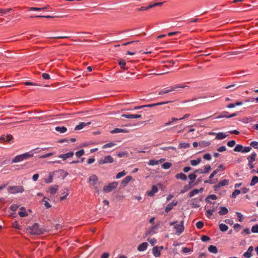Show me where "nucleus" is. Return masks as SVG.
Masks as SVG:
<instances>
[{
  "label": "nucleus",
  "instance_id": "f257e3e1",
  "mask_svg": "<svg viewBox=\"0 0 258 258\" xmlns=\"http://www.w3.org/2000/svg\"><path fill=\"white\" fill-rule=\"evenodd\" d=\"M33 155L34 154L32 152V151L17 155L12 160V163H18L23 161L25 160H28L32 157Z\"/></svg>",
  "mask_w": 258,
  "mask_h": 258
},
{
  "label": "nucleus",
  "instance_id": "f03ea898",
  "mask_svg": "<svg viewBox=\"0 0 258 258\" xmlns=\"http://www.w3.org/2000/svg\"><path fill=\"white\" fill-rule=\"evenodd\" d=\"M184 221L182 220L180 221L179 224L177 223V221H174L172 222H170L169 225L170 226H174V228L176 230V234L177 235H180L184 231V226H183Z\"/></svg>",
  "mask_w": 258,
  "mask_h": 258
},
{
  "label": "nucleus",
  "instance_id": "7ed1b4c3",
  "mask_svg": "<svg viewBox=\"0 0 258 258\" xmlns=\"http://www.w3.org/2000/svg\"><path fill=\"white\" fill-rule=\"evenodd\" d=\"M29 232L33 235H40L44 232V229L40 227L37 223H35L32 226L29 228Z\"/></svg>",
  "mask_w": 258,
  "mask_h": 258
},
{
  "label": "nucleus",
  "instance_id": "20e7f679",
  "mask_svg": "<svg viewBox=\"0 0 258 258\" xmlns=\"http://www.w3.org/2000/svg\"><path fill=\"white\" fill-rule=\"evenodd\" d=\"M118 185V182L116 181H113L107 185H105L103 187V191L104 192H109L116 188Z\"/></svg>",
  "mask_w": 258,
  "mask_h": 258
},
{
  "label": "nucleus",
  "instance_id": "39448f33",
  "mask_svg": "<svg viewBox=\"0 0 258 258\" xmlns=\"http://www.w3.org/2000/svg\"><path fill=\"white\" fill-rule=\"evenodd\" d=\"M24 189L22 186H10L9 187V191L11 194H17V193H21L23 192Z\"/></svg>",
  "mask_w": 258,
  "mask_h": 258
},
{
  "label": "nucleus",
  "instance_id": "423d86ee",
  "mask_svg": "<svg viewBox=\"0 0 258 258\" xmlns=\"http://www.w3.org/2000/svg\"><path fill=\"white\" fill-rule=\"evenodd\" d=\"M256 156V154L255 152H253L251 154V155L248 156L247 157V159L248 161V165L251 169H252L254 167V165L252 164V163L255 160Z\"/></svg>",
  "mask_w": 258,
  "mask_h": 258
},
{
  "label": "nucleus",
  "instance_id": "0eeeda50",
  "mask_svg": "<svg viewBox=\"0 0 258 258\" xmlns=\"http://www.w3.org/2000/svg\"><path fill=\"white\" fill-rule=\"evenodd\" d=\"M13 139V137L11 135H8L6 136L4 135L0 137V142L10 143Z\"/></svg>",
  "mask_w": 258,
  "mask_h": 258
},
{
  "label": "nucleus",
  "instance_id": "6e6552de",
  "mask_svg": "<svg viewBox=\"0 0 258 258\" xmlns=\"http://www.w3.org/2000/svg\"><path fill=\"white\" fill-rule=\"evenodd\" d=\"M177 204V202L175 200H173L172 203H169L167 205V206H166V207L165 208V211L166 213L169 212L170 210H172L173 207L174 206H176Z\"/></svg>",
  "mask_w": 258,
  "mask_h": 258
},
{
  "label": "nucleus",
  "instance_id": "1a4fd4ad",
  "mask_svg": "<svg viewBox=\"0 0 258 258\" xmlns=\"http://www.w3.org/2000/svg\"><path fill=\"white\" fill-rule=\"evenodd\" d=\"M201 199L195 198L191 200V205L192 208H198L200 207V202H201Z\"/></svg>",
  "mask_w": 258,
  "mask_h": 258
},
{
  "label": "nucleus",
  "instance_id": "9d476101",
  "mask_svg": "<svg viewBox=\"0 0 258 258\" xmlns=\"http://www.w3.org/2000/svg\"><path fill=\"white\" fill-rule=\"evenodd\" d=\"M73 155H74V152H70L66 153V154L60 155L58 157V158H62L63 159V160H65L68 158L73 157Z\"/></svg>",
  "mask_w": 258,
  "mask_h": 258
},
{
  "label": "nucleus",
  "instance_id": "9b49d317",
  "mask_svg": "<svg viewBox=\"0 0 258 258\" xmlns=\"http://www.w3.org/2000/svg\"><path fill=\"white\" fill-rule=\"evenodd\" d=\"M253 250V247L252 246H249L247 250L243 253V256L245 258H250L251 256V252Z\"/></svg>",
  "mask_w": 258,
  "mask_h": 258
},
{
  "label": "nucleus",
  "instance_id": "f8f14e48",
  "mask_svg": "<svg viewBox=\"0 0 258 258\" xmlns=\"http://www.w3.org/2000/svg\"><path fill=\"white\" fill-rule=\"evenodd\" d=\"M228 183H229V181H228V180H227V179H224L223 180L220 181L218 183V184H217V185H216L215 186V189L219 188L221 186L228 185Z\"/></svg>",
  "mask_w": 258,
  "mask_h": 258
},
{
  "label": "nucleus",
  "instance_id": "ddd939ff",
  "mask_svg": "<svg viewBox=\"0 0 258 258\" xmlns=\"http://www.w3.org/2000/svg\"><path fill=\"white\" fill-rule=\"evenodd\" d=\"M158 191V189L157 187L154 185L152 186L151 190L147 192V195L150 197H152L155 193L157 192Z\"/></svg>",
  "mask_w": 258,
  "mask_h": 258
},
{
  "label": "nucleus",
  "instance_id": "4468645a",
  "mask_svg": "<svg viewBox=\"0 0 258 258\" xmlns=\"http://www.w3.org/2000/svg\"><path fill=\"white\" fill-rule=\"evenodd\" d=\"M91 122L89 121L88 122H80L79 125H77L75 128V130H80L82 128H83L85 126L91 124Z\"/></svg>",
  "mask_w": 258,
  "mask_h": 258
},
{
  "label": "nucleus",
  "instance_id": "2eb2a0df",
  "mask_svg": "<svg viewBox=\"0 0 258 258\" xmlns=\"http://www.w3.org/2000/svg\"><path fill=\"white\" fill-rule=\"evenodd\" d=\"M98 181V178L95 175H93L89 177V181L90 184L95 185Z\"/></svg>",
  "mask_w": 258,
  "mask_h": 258
},
{
  "label": "nucleus",
  "instance_id": "dca6fc26",
  "mask_svg": "<svg viewBox=\"0 0 258 258\" xmlns=\"http://www.w3.org/2000/svg\"><path fill=\"white\" fill-rule=\"evenodd\" d=\"M122 117L126 118H141L142 116L138 114H124L122 115Z\"/></svg>",
  "mask_w": 258,
  "mask_h": 258
},
{
  "label": "nucleus",
  "instance_id": "f3484780",
  "mask_svg": "<svg viewBox=\"0 0 258 258\" xmlns=\"http://www.w3.org/2000/svg\"><path fill=\"white\" fill-rule=\"evenodd\" d=\"M148 245V243H147L146 242H143L138 246V250L140 251H144L147 249Z\"/></svg>",
  "mask_w": 258,
  "mask_h": 258
},
{
  "label": "nucleus",
  "instance_id": "a211bd4d",
  "mask_svg": "<svg viewBox=\"0 0 258 258\" xmlns=\"http://www.w3.org/2000/svg\"><path fill=\"white\" fill-rule=\"evenodd\" d=\"M58 186L54 185L49 187L48 191L51 195H54L58 190Z\"/></svg>",
  "mask_w": 258,
  "mask_h": 258
},
{
  "label": "nucleus",
  "instance_id": "6ab92c4d",
  "mask_svg": "<svg viewBox=\"0 0 258 258\" xmlns=\"http://www.w3.org/2000/svg\"><path fill=\"white\" fill-rule=\"evenodd\" d=\"M170 102V101H165V102H161L157 103L151 104L148 105H145V107H152L158 105H161L163 104H166Z\"/></svg>",
  "mask_w": 258,
  "mask_h": 258
},
{
  "label": "nucleus",
  "instance_id": "aec40b11",
  "mask_svg": "<svg viewBox=\"0 0 258 258\" xmlns=\"http://www.w3.org/2000/svg\"><path fill=\"white\" fill-rule=\"evenodd\" d=\"M203 190V188H201L200 189H195L189 193V197H192L193 196L199 194V192H202Z\"/></svg>",
  "mask_w": 258,
  "mask_h": 258
},
{
  "label": "nucleus",
  "instance_id": "412c9836",
  "mask_svg": "<svg viewBox=\"0 0 258 258\" xmlns=\"http://www.w3.org/2000/svg\"><path fill=\"white\" fill-rule=\"evenodd\" d=\"M55 130L56 132H59L60 134H63V133H66L67 131V128L66 127L63 126H56L55 127Z\"/></svg>",
  "mask_w": 258,
  "mask_h": 258
},
{
  "label": "nucleus",
  "instance_id": "4be33fe9",
  "mask_svg": "<svg viewBox=\"0 0 258 258\" xmlns=\"http://www.w3.org/2000/svg\"><path fill=\"white\" fill-rule=\"evenodd\" d=\"M132 176H127L125 177V178H124L122 181H121V184L123 186H126L128 183V182L132 180Z\"/></svg>",
  "mask_w": 258,
  "mask_h": 258
},
{
  "label": "nucleus",
  "instance_id": "5701e85b",
  "mask_svg": "<svg viewBox=\"0 0 258 258\" xmlns=\"http://www.w3.org/2000/svg\"><path fill=\"white\" fill-rule=\"evenodd\" d=\"M128 131L126 129H121L119 128H116L111 131V133L112 134H117L120 133H126Z\"/></svg>",
  "mask_w": 258,
  "mask_h": 258
},
{
  "label": "nucleus",
  "instance_id": "b1692460",
  "mask_svg": "<svg viewBox=\"0 0 258 258\" xmlns=\"http://www.w3.org/2000/svg\"><path fill=\"white\" fill-rule=\"evenodd\" d=\"M152 251H153V253L154 255L156 257H158L161 254L160 249H159V248L158 247V246L154 247L153 248Z\"/></svg>",
  "mask_w": 258,
  "mask_h": 258
},
{
  "label": "nucleus",
  "instance_id": "393cba45",
  "mask_svg": "<svg viewBox=\"0 0 258 258\" xmlns=\"http://www.w3.org/2000/svg\"><path fill=\"white\" fill-rule=\"evenodd\" d=\"M228 136L227 135L223 133L219 132L216 134V139L217 140H222Z\"/></svg>",
  "mask_w": 258,
  "mask_h": 258
},
{
  "label": "nucleus",
  "instance_id": "a878e982",
  "mask_svg": "<svg viewBox=\"0 0 258 258\" xmlns=\"http://www.w3.org/2000/svg\"><path fill=\"white\" fill-rule=\"evenodd\" d=\"M175 177L176 179H181L183 181H185L187 179L186 175L182 173L177 174L175 175Z\"/></svg>",
  "mask_w": 258,
  "mask_h": 258
},
{
  "label": "nucleus",
  "instance_id": "bb28decb",
  "mask_svg": "<svg viewBox=\"0 0 258 258\" xmlns=\"http://www.w3.org/2000/svg\"><path fill=\"white\" fill-rule=\"evenodd\" d=\"M228 213V210L227 208L225 207H221L220 210L219 211L218 213L220 215H224Z\"/></svg>",
  "mask_w": 258,
  "mask_h": 258
},
{
  "label": "nucleus",
  "instance_id": "cd10ccee",
  "mask_svg": "<svg viewBox=\"0 0 258 258\" xmlns=\"http://www.w3.org/2000/svg\"><path fill=\"white\" fill-rule=\"evenodd\" d=\"M208 250L209 252L212 253H217L218 252V249L217 248L213 245H211L208 247Z\"/></svg>",
  "mask_w": 258,
  "mask_h": 258
},
{
  "label": "nucleus",
  "instance_id": "c85d7f7f",
  "mask_svg": "<svg viewBox=\"0 0 258 258\" xmlns=\"http://www.w3.org/2000/svg\"><path fill=\"white\" fill-rule=\"evenodd\" d=\"M55 172H50L48 178L45 179V182L47 183H50L52 182L53 174Z\"/></svg>",
  "mask_w": 258,
  "mask_h": 258
},
{
  "label": "nucleus",
  "instance_id": "c756f323",
  "mask_svg": "<svg viewBox=\"0 0 258 258\" xmlns=\"http://www.w3.org/2000/svg\"><path fill=\"white\" fill-rule=\"evenodd\" d=\"M202 161V160L200 158H198L197 160H191L190 161V164L193 166H195L199 164Z\"/></svg>",
  "mask_w": 258,
  "mask_h": 258
},
{
  "label": "nucleus",
  "instance_id": "7c9ffc66",
  "mask_svg": "<svg viewBox=\"0 0 258 258\" xmlns=\"http://www.w3.org/2000/svg\"><path fill=\"white\" fill-rule=\"evenodd\" d=\"M104 160L105 163H112L114 161L113 158L110 155L105 156Z\"/></svg>",
  "mask_w": 258,
  "mask_h": 258
},
{
  "label": "nucleus",
  "instance_id": "2f4dec72",
  "mask_svg": "<svg viewBox=\"0 0 258 258\" xmlns=\"http://www.w3.org/2000/svg\"><path fill=\"white\" fill-rule=\"evenodd\" d=\"M19 215L20 217H25L28 215L27 213L25 211V209L24 207H21L20 208V211L19 212Z\"/></svg>",
  "mask_w": 258,
  "mask_h": 258
},
{
  "label": "nucleus",
  "instance_id": "473e14b6",
  "mask_svg": "<svg viewBox=\"0 0 258 258\" xmlns=\"http://www.w3.org/2000/svg\"><path fill=\"white\" fill-rule=\"evenodd\" d=\"M190 181H189V184H191L194 182L197 177V175L194 173L192 174H190L188 176Z\"/></svg>",
  "mask_w": 258,
  "mask_h": 258
},
{
  "label": "nucleus",
  "instance_id": "72a5a7b5",
  "mask_svg": "<svg viewBox=\"0 0 258 258\" xmlns=\"http://www.w3.org/2000/svg\"><path fill=\"white\" fill-rule=\"evenodd\" d=\"M118 64L119 65L121 69L127 70V68L125 67L126 62L124 60L119 59V60H118Z\"/></svg>",
  "mask_w": 258,
  "mask_h": 258
},
{
  "label": "nucleus",
  "instance_id": "f704fd0d",
  "mask_svg": "<svg viewBox=\"0 0 258 258\" xmlns=\"http://www.w3.org/2000/svg\"><path fill=\"white\" fill-rule=\"evenodd\" d=\"M239 87V86L235 84H234L225 87V88L227 89H230L231 91H234L236 90L237 88H238Z\"/></svg>",
  "mask_w": 258,
  "mask_h": 258
},
{
  "label": "nucleus",
  "instance_id": "c9c22d12",
  "mask_svg": "<svg viewBox=\"0 0 258 258\" xmlns=\"http://www.w3.org/2000/svg\"><path fill=\"white\" fill-rule=\"evenodd\" d=\"M228 227L227 225H226L225 224H224L222 223L219 224V229L222 232L226 231L228 230Z\"/></svg>",
  "mask_w": 258,
  "mask_h": 258
},
{
  "label": "nucleus",
  "instance_id": "e433bc0d",
  "mask_svg": "<svg viewBox=\"0 0 258 258\" xmlns=\"http://www.w3.org/2000/svg\"><path fill=\"white\" fill-rule=\"evenodd\" d=\"M216 200L217 199V197L216 195H209L206 198V201L207 202V203H210V200Z\"/></svg>",
  "mask_w": 258,
  "mask_h": 258
},
{
  "label": "nucleus",
  "instance_id": "4c0bfd02",
  "mask_svg": "<svg viewBox=\"0 0 258 258\" xmlns=\"http://www.w3.org/2000/svg\"><path fill=\"white\" fill-rule=\"evenodd\" d=\"M243 147L241 145H237L236 146V147L234 149V151L237 152H242V150H243Z\"/></svg>",
  "mask_w": 258,
  "mask_h": 258
},
{
  "label": "nucleus",
  "instance_id": "58836bf2",
  "mask_svg": "<svg viewBox=\"0 0 258 258\" xmlns=\"http://www.w3.org/2000/svg\"><path fill=\"white\" fill-rule=\"evenodd\" d=\"M258 182V177L256 176H254L250 182V185L251 186H253L255 185L256 183Z\"/></svg>",
  "mask_w": 258,
  "mask_h": 258
},
{
  "label": "nucleus",
  "instance_id": "ea45409f",
  "mask_svg": "<svg viewBox=\"0 0 258 258\" xmlns=\"http://www.w3.org/2000/svg\"><path fill=\"white\" fill-rule=\"evenodd\" d=\"M190 147V144L189 143H180L178 145V148L179 149L181 148H187Z\"/></svg>",
  "mask_w": 258,
  "mask_h": 258
},
{
  "label": "nucleus",
  "instance_id": "a19ab883",
  "mask_svg": "<svg viewBox=\"0 0 258 258\" xmlns=\"http://www.w3.org/2000/svg\"><path fill=\"white\" fill-rule=\"evenodd\" d=\"M171 121H169L165 123L164 126H167V125H171L172 123H173L177 120H179V118H174V117L171 118Z\"/></svg>",
  "mask_w": 258,
  "mask_h": 258
},
{
  "label": "nucleus",
  "instance_id": "79ce46f5",
  "mask_svg": "<svg viewBox=\"0 0 258 258\" xmlns=\"http://www.w3.org/2000/svg\"><path fill=\"white\" fill-rule=\"evenodd\" d=\"M171 166V163L170 162H165L162 165V167L164 169H168Z\"/></svg>",
  "mask_w": 258,
  "mask_h": 258
},
{
  "label": "nucleus",
  "instance_id": "37998d69",
  "mask_svg": "<svg viewBox=\"0 0 258 258\" xmlns=\"http://www.w3.org/2000/svg\"><path fill=\"white\" fill-rule=\"evenodd\" d=\"M215 211V208H213L212 210L209 209L206 211V214L208 217H210L213 214V212Z\"/></svg>",
  "mask_w": 258,
  "mask_h": 258
},
{
  "label": "nucleus",
  "instance_id": "c03bdc74",
  "mask_svg": "<svg viewBox=\"0 0 258 258\" xmlns=\"http://www.w3.org/2000/svg\"><path fill=\"white\" fill-rule=\"evenodd\" d=\"M159 163V161L155 160H150L149 161L148 164L150 166H154L158 165Z\"/></svg>",
  "mask_w": 258,
  "mask_h": 258
},
{
  "label": "nucleus",
  "instance_id": "a18cd8bd",
  "mask_svg": "<svg viewBox=\"0 0 258 258\" xmlns=\"http://www.w3.org/2000/svg\"><path fill=\"white\" fill-rule=\"evenodd\" d=\"M157 226L156 225L153 226L152 228H151V229L148 231L149 234H150V235L154 234L155 233V230L157 229Z\"/></svg>",
  "mask_w": 258,
  "mask_h": 258
},
{
  "label": "nucleus",
  "instance_id": "49530a36",
  "mask_svg": "<svg viewBox=\"0 0 258 258\" xmlns=\"http://www.w3.org/2000/svg\"><path fill=\"white\" fill-rule=\"evenodd\" d=\"M186 87H189L187 86H186V85H175L174 86V89L176 91H178V89L185 88Z\"/></svg>",
  "mask_w": 258,
  "mask_h": 258
},
{
  "label": "nucleus",
  "instance_id": "de8ad7c7",
  "mask_svg": "<svg viewBox=\"0 0 258 258\" xmlns=\"http://www.w3.org/2000/svg\"><path fill=\"white\" fill-rule=\"evenodd\" d=\"M125 174H126V172H125L124 170H123L121 172H118L117 174V175H116V178L119 179V178H121V177L123 176L124 175H125Z\"/></svg>",
  "mask_w": 258,
  "mask_h": 258
},
{
  "label": "nucleus",
  "instance_id": "09e8293b",
  "mask_svg": "<svg viewBox=\"0 0 258 258\" xmlns=\"http://www.w3.org/2000/svg\"><path fill=\"white\" fill-rule=\"evenodd\" d=\"M115 144L113 143H107V144H105L104 145H103L102 146V148L103 149H106V148H111L113 146H114Z\"/></svg>",
  "mask_w": 258,
  "mask_h": 258
},
{
  "label": "nucleus",
  "instance_id": "8fccbe9b",
  "mask_svg": "<svg viewBox=\"0 0 258 258\" xmlns=\"http://www.w3.org/2000/svg\"><path fill=\"white\" fill-rule=\"evenodd\" d=\"M55 154V153L54 152H52V153H48V154H45V155H43L42 156H40L39 157V158L40 159H43V158H46L47 157H49L51 156H52L54 154Z\"/></svg>",
  "mask_w": 258,
  "mask_h": 258
},
{
  "label": "nucleus",
  "instance_id": "3c124183",
  "mask_svg": "<svg viewBox=\"0 0 258 258\" xmlns=\"http://www.w3.org/2000/svg\"><path fill=\"white\" fill-rule=\"evenodd\" d=\"M49 38H56V39H66L70 38L69 36H48Z\"/></svg>",
  "mask_w": 258,
  "mask_h": 258
},
{
  "label": "nucleus",
  "instance_id": "603ef678",
  "mask_svg": "<svg viewBox=\"0 0 258 258\" xmlns=\"http://www.w3.org/2000/svg\"><path fill=\"white\" fill-rule=\"evenodd\" d=\"M84 154V150H81L79 151H77L76 152V156L78 157V158H80V157H81L82 155H83Z\"/></svg>",
  "mask_w": 258,
  "mask_h": 258
},
{
  "label": "nucleus",
  "instance_id": "864d4df0",
  "mask_svg": "<svg viewBox=\"0 0 258 258\" xmlns=\"http://www.w3.org/2000/svg\"><path fill=\"white\" fill-rule=\"evenodd\" d=\"M250 145L254 149H258V142L256 141L251 142L250 143Z\"/></svg>",
  "mask_w": 258,
  "mask_h": 258
},
{
  "label": "nucleus",
  "instance_id": "5fc2aeb1",
  "mask_svg": "<svg viewBox=\"0 0 258 258\" xmlns=\"http://www.w3.org/2000/svg\"><path fill=\"white\" fill-rule=\"evenodd\" d=\"M190 251H191V249L189 247H184L182 248V252L183 253H187Z\"/></svg>",
  "mask_w": 258,
  "mask_h": 258
},
{
  "label": "nucleus",
  "instance_id": "6e6d98bb",
  "mask_svg": "<svg viewBox=\"0 0 258 258\" xmlns=\"http://www.w3.org/2000/svg\"><path fill=\"white\" fill-rule=\"evenodd\" d=\"M196 225L197 228L201 229L204 226V223L202 221H198Z\"/></svg>",
  "mask_w": 258,
  "mask_h": 258
},
{
  "label": "nucleus",
  "instance_id": "4d7b16f0",
  "mask_svg": "<svg viewBox=\"0 0 258 258\" xmlns=\"http://www.w3.org/2000/svg\"><path fill=\"white\" fill-rule=\"evenodd\" d=\"M204 168L205 170H204V172L205 173H208L211 169V166L209 164L205 165Z\"/></svg>",
  "mask_w": 258,
  "mask_h": 258
},
{
  "label": "nucleus",
  "instance_id": "13d9d810",
  "mask_svg": "<svg viewBox=\"0 0 258 258\" xmlns=\"http://www.w3.org/2000/svg\"><path fill=\"white\" fill-rule=\"evenodd\" d=\"M201 239L203 242H206L210 240V238L206 235H202L201 237Z\"/></svg>",
  "mask_w": 258,
  "mask_h": 258
},
{
  "label": "nucleus",
  "instance_id": "bf43d9fd",
  "mask_svg": "<svg viewBox=\"0 0 258 258\" xmlns=\"http://www.w3.org/2000/svg\"><path fill=\"white\" fill-rule=\"evenodd\" d=\"M241 190L239 189H235L234 191L232 194V198H235L236 196L240 194Z\"/></svg>",
  "mask_w": 258,
  "mask_h": 258
},
{
  "label": "nucleus",
  "instance_id": "052dcab7",
  "mask_svg": "<svg viewBox=\"0 0 258 258\" xmlns=\"http://www.w3.org/2000/svg\"><path fill=\"white\" fill-rule=\"evenodd\" d=\"M203 158L206 160L210 161L211 160L212 157L210 154H206L203 156Z\"/></svg>",
  "mask_w": 258,
  "mask_h": 258
},
{
  "label": "nucleus",
  "instance_id": "680f3d73",
  "mask_svg": "<svg viewBox=\"0 0 258 258\" xmlns=\"http://www.w3.org/2000/svg\"><path fill=\"white\" fill-rule=\"evenodd\" d=\"M236 143L234 140H231L227 143V146L229 147H232L235 146Z\"/></svg>",
  "mask_w": 258,
  "mask_h": 258
},
{
  "label": "nucleus",
  "instance_id": "e2e57ef3",
  "mask_svg": "<svg viewBox=\"0 0 258 258\" xmlns=\"http://www.w3.org/2000/svg\"><path fill=\"white\" fill-rule=\"evenodd\" d=\"M128 153L126 151L120 152L117 154V156L119 157H122L123 156H126Z\"/></svg>",
  "mask_w": 258,
  "mask_h": 258
},
{
  "label": "nucleus",
  "instance_id": "0e129e2a",
  "mask_svg": "<svg viewBox=\"0 0 258 258\" xmlns=\"http://www.w3.org/2000/svg\"><path fill=\"white\" fill-rule=\"evenodd\" d=\"M251 150V147H245L244 148L243 147V150H242V153H248V152H250Z\"/></svg>",
  "mask_w": 258,
  "mask_h": 258
},
{
  "label": "nucleus",
  "instance_id": "69168bd1",
  "mask_svg": "<svg viewBox=\"0 0 258 258\" xmlns=\"http://www.w3.org/2000/svg\"><path fill=\"white\" fill-rule=\"evenodd\" d=\"M233 228L236 232H238L240 230L241 226L239 224H235L233 226Z\"/></svg>",
  "mask_w": 258,
  "mask_h": 258
},
{
  "label": "nucleus",
  "instance_id": "338daca9",
  "mask_svg": "<svg viewBox=\"0 0 258 258\" xmlns=\"http://www.w3.org/2000/svg\"><path fill=\"white\" fill-rule=\"evenodd\" d=\"M251 231L253 233H258V225H255L252 227Z\"/></svg>",
  "mask_w": 258,
  "mask_h": 258
},
{
  "label": "nucleus",
  "instance_id": "774afa93",
  "mask_svg": "<svg viewBox=\"0 0 258 258\" xmlns=\"http://www.w3.org/2000/svg\"><path fill=\"white\" fill-rule=\"evenodd\" d=\"M227 148L225 146H221L220 147H219L218 148H217V150L219 152H224V151H225L226 150Z\"/></svg>",
  "mask_w": 258,
  "mask_h": 258
}]
</instances>
